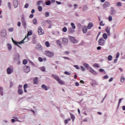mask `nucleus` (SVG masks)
I'll list each match as a JSON object with an SVG mask.
<instances>
[{
    "label": "nucleus",
    "mask_w": 125,
    "mask_h": 125,
    "mask_svg": "<svg viewBox=\"0 0 125 125\" xmlns=\"http://www.w3.org/2000/svg\"><path fill=\"white\" fill-rule=\"evenodd\" d=\"M18 92L20 95H22V94H23V90L21 89H19Z\"/></svg>",
    "instance_id": "nucleus-30"
},
{
    "label": "nucleus",
    "mask_w": 125,
    "mask_h": 125,
    "mask_svg": "<svg viewBox=\"0 0 125 125\" xmlns=\"http://www.w3.org/2000/svg\"><path fill=\"white\" fill-rule=\"evenodd\" d=\"M26 38H27V37H25V38L23 39V40H22L20 42H17L15 41L14 40H13V38H12V41L13 43H14V44H15L16 45L18 46V47H20V48H21V49L22 47H21V46L19 45V44H22V43H24L25 42H24V41L26 40Z\"/></svg>",
    "instance_id": "nucleus-1"
},
{
    "label": "nucleus",
    "mask_w": 125,
    "mask_h": 125,
    "mask_svg": "<svg viewBox=\"0 0 125 125\" xmlns=\"http://www.w3.org/2000/svg\"><path fill=\"white\" fill-rule=\"evenodd\" d=\"M7 35V33L6 30L4 29H2L0 32V36L1 38H5Z\"/></svg>",
    "instance_id": "nucleus-6"
},
{
    "label": "nucleus",
    "mask_w": 125,
    "mask_h": 125,
    "mask_svg": "<svg viewBox=\"0 0 125 125\" xmlns=\"http://www.w3.org/2000/svg\"><path fill=\"white\" fill-rule=\"evenodd\" d=\"M116 5L117 6H122V2H118V3H117Z\"/></svg>",
    "instance_id": "nucleus-54"
},
{
    "label": "nucleus",
    "mask_w": 125,
    "mask_h": 125,
    "mask_svg": "<svg viewBox=\"0 0 125 125\" xmlns=\"http://www.w3.org/2000/svg\"><path fill=\"white\" fill-rule=\"evenodd\" d=\"M23 65H26L28 63V61L27 60H24L22 62Z\"/></svg>",
    "instance_id": "nucleus-47"
},
{
    "label": "nucleus",
    "mask_w": 125,
    "mask_h": 125,
    "mask_svg": "<svg viewBox=\"0 0 125 125\" xmlns=\"http://www.w3.org/2000/svg\"><path fill=\"white\" fill-rule=\"evenodd\" d=\"M74 67H75V68H76V69H77V70H80V66H79V65H74Z\"/></svg>",
    "instance_id": "nucleus-53"
},
{
    "label": "nucleus",
    "mask_w": 125,
    "mask_h": 125,
    "mask_svg": "<svg viewBox=\"0 0 125 125\" xmlns=\"http://www.w3.org/2000/svg\"><path fill=\"white\" fill-rule=\"evenodd\" d=\"M45 22L46 23H47V24H48L49 25L51 24V23H52V22L50 20H46Z\"/></svg>",
    "instance_id": "nucleus-42"
},
{
    "label": "nucleus",
    "mask_w": 125,
    "mask_h": 125,
    "mask_svg": "<svg viewBox=\"0 0 125 125\" xmlns=\"http://www.w3.org/2000/svg\"><path fill=\"white\" fill-rule=\"evenodd\" d=\"M50 14H49V12H46L45 13V17H48L49 16Z\"/></svg>",
    "instance_id": "nucleus-48"
},
{
    "label": "nucleus",
    "mask_w": 125,
    "mask_h": 125,
    "mask_svg": "<svg viewBox=\"0 0 125 125\" xmlns=\"http://www.w3.org/2000/svg\"><path fill=\"white\" fill-rule=\"evenodd\" d=\"M57 44H58L59 45H60V46H61V45L62 44L61 43V41H59V40H58L57 41Z\"/></svg>",
    "instance_id": "nucleus-46"
},
{
    "label": "nucleus",
    "mask_w": 125,
    "mask_h": 125,
    "mask_svg": "<svg viewBox=\"0 0 125 125\" xmlns=\"http://www.w3.org/2000/svg\"><path fill=\"white\" fill-rule=\"evenodd\" d=\"M67 29L66 26H64L62 28V32H64V33H66L67 32Z\"/></svg>",
    "instance_id": "nucleus-40"
},
{
    "label": "nucleus",
    "mask_w": 125,
    "mask_h": 125,
    "mask_svg": "<svg viewBox=\"0 0 125 125\" xmlns=\"http://www.w3.org/2000/svg\"><path fill=\"white\" fill-rule=\"evenodd\" d=\"M68 32L70 33V34H73V33L75 32V30H74V29L70 27L68 28Z\"/></svg>",
    "instance_id": "nucleus-26"
},
{
    "label": "nucleus",
    "mask_w": 125,
    "mask_h": 125,
    "mask_svg": "<svg viewBox=\"0 0 125 125\" xmlns=\"http://www.w3.org/2000/svg\"><path fill=\"white\" fill-rule=\"evenodd\" d=\"M123 98H121L119 100V102H118V106H120V104H121V102H122V100H123Z\"/></svg>",
    "instance_id": "nucleus-56"
},
{
    "label": "nucleus",
    "mask_w": 125,
    "mask_h": 125,
    "mask_svg": "<svg viewBox=\"0 0 125 125\" xmlns=\"http://www.w3.org/2000/svg\"><path fill=\"white\" fill-rule=\"evenodd\" d=\"M89 72H90V73H91V74H93V75H97V72H96V71H95L92 68H91L89 69Z\"/></svg>",
    "instance_id": "nucleus-18"
},
{
    "label": "nucleus",
    "mask_w": 125,
    "mask_h": 125,
    "mask_svg": "<svg viewBox=\"0 0 125 125\" xmlns=\"http://www.w3.org/2000/svg\"><path fill=\"white\" fill-rule=\"evenodd\" d=\"M44 53L46 56H48V57H49L50 58H52L54 56V53H53V52L45 51Z\"/></svg>",
    "instance_id": "nucleus-3"
},
{
    "label": "nucleus",
    "mask_w": 125,
    "mask_h": 125,
    "mask_svg": "<svg viewBox=\"0 0 125 125\" xmlns=\"http://www.w3.org/2000/svg\"><path fill=\"white\" fill-rule=\"evenodd\" d=\"M45 4L47 6L50 5V4H51V1H50V0H48L45 2Z\"/></svg>",
    "instance_id": "nucleus-39"
},
{
    "label": "nucleus",
    "mask_w": 125,
    "mask_h": 125,
    "mask_svg": "<svg viewBox=\"0 0 125 125\" xmlns=\"http://www.w3.org/2000/svg\"><path fill=\"white\" fill-rule=\"evenodd\" d=\"M29 7V3H26L24 5V8H28Z\"/></svg>",
    "instance_id": "nucleus-59"
},
{
    "label": "nucleus",
    "mask_w": 125,
    "mask_h": 125,
    "mask_svg": "<svg viewBox=\"0 0 125 125\" xmlns=\"http://www.w3.org/2000/svg\"><path fill=\"white\" fill-rule=\"evenodd\" d=\"M94 67H95L96 68H99V67H100L99 66V64H98V63H95L93 65Z\"/></svg>",
    "instance_id": "nucleus-50"
},
{
    "label": "nucleus",
    "mask_w": 125,
    "mask_h": 125,
    "mask_svg": "<svg viewBox=\"0 0 125 125\" xmlns=\"http://www.w3.org/2000/svg\"><path fill=\"white\" fill-rule=\"evenodd\" d=\"M109 5H110V3L108 1H106L103 4V7L104 8H107V7H108V6H109Z\"/></svg>",
    "instance_id": "nucleus-14"
},
{
    "label": "nucleus",
    "mask_w": 125,
    "mask_h": 125,
    "mask_svg": "<svg viewBox=\"0 0 125 125\" xmlns=\"http://www.w3.org/2000/svg\"><path fill=\"white\" fill-rule=\"evenodd\" d=\"M32 22L34 25H37L38 24V20L36 18H34Z\"/></svg>",
    "instance_id": "nucleus-27"
},
{
    "label": "nucleus",
    "mask_w": 125,
    "mask_h": 125,
    "mask_svg": "<svg viewBox=\"0 0 125 125\" xmlns=\"http://www.w3.org/2000/svg\"><path fill=\"white\" fill-rule=\"evenodd\" d=\"M99 71L100 72H101V73H103V72H105V70L102 69V68H100L99 69Z\"/></svg>",
    "instance_id": "nucleus-60"
},
{
    "label": "nucleus",
    "mask_w": 125,
    "mask_h": 125,
    "mask_svg": "<svg viewBox=\"0 0 125 125\" xmlns=\"http://www.w3.org/2000/svg\"><path fill=\"white\" fill-rule=\"evenodd\" d=\"M100 25L101 26H104L105 24L103 23V21H101L100 23Z\"/></svg>",
    "instance_id": "nucleus-58"
},
{
    "label": "nucleus",
    "mask_w": 125,
    "mask_h": 125,
    "mask_svg": "<svg viewBox=\"0 0 125 125\" xmlns=\"http://www.w3.org/2000/svg\"><path fill=\"white\" fill-rule=\"evenodd\" d=\"M38 34L39 35H40V36H41V35H43L44 31H43V30H42V27L40 26L38 28Z\"/></svg>",
    "instance_id": "nucleus-9"
},
{
    "label": "nucleus",
    "mask_w": 125,
    "mask_h": 125,
    "mask_svg": "<svg viewBox=\"0 0 125 125\" xmlns=\"http://www.w3.org/2000/svg\"><path fill=\"white\" fill-rule=\"evenodd\" d=\"M110 30H111V28L109 27H107L105 28V31L106 32L107 36H110V35H111V33H110Z\"/></svg>",
    "instance_id": "nucleus-13"
},
{
    "label": "nucleus",
    "mask_w": 125,
    "mask_h": 125,
    "mask_svg": "<svg viewBox=\"0 0 125 125\" xmlns=\"http://www.w3.org/2000/svg\"><path fill=\"white\" fill-rule=\"evenodd\" d=\"M103 38L104 40H107V39H108V35H107V34L106 33H104L103 35Z\"/></svg>",
    "instance_id": "nucleus-31"
},
{
    "label": "nucleus",
    "mask_w": 125,
    "mask_h": 125,
    "mask_svg": "<svg viewBox=\"0 0 125 125\" xmlns=\"http://www.w3.org/2000/svg\"><path fill=\"white\" fill-rule=\"evenodd\" d=\"M21 23L23 27L26 29L27 27V23L26 22V20H25V17H24V15H22L21 18Z\"/></svg>",
    "instance_id": "nucleus-2"
},
{
    "label": "nucleus",
    "mask_w": 125,
    "mask_h": 125,
    "mask_svg": "<svg viewBox=\"0 0 125 125\" xmlns=\"http://www.w3.org/2000/svg\"><path fill=\"white\" fill-rule=\"evenodd\" d=\"M120 57V53L118 52L117 53L116 58H119Z\"/></svg>",
    "instance_id": "nucleus-64"
},
{
    "label": "nucleus",
    "mask_w": 125,
    "mask_h": 125,
    "mask_svg": "<svg viewBox=\"0 0 125 125\" xmlns=\"http://www.w3.org/2000/svg\"><path fill=\"white\" fill-rule=\"evenodd\" d=\"M0 94L1 96L3 95V88L2 87H0Z\"/></svg>",
    "instance_id": "nucleus-29"
},
{
    "label": "nucleus",
    "mask_w": 125,
    "mask_h": 125,
    "mask_svg": "<svg viewBox=\"0 0 125 125\" xmlns=\"http://www.w3.org/2000/svg\"><path fill=\"white\" fill-rule=\"evenodd\" d=\"M70 115L71 118L72 120V122L73 123H74L75 121V119H76V117H75V115L72 113H70Z\"/></svg>",
    "instance_id": "nucleus-23"
},
{
    "label": "nucleus",
    "mask_w": 125,
    "mask_h": 125,
    "mask_svg": "<svg viewBox=\"0 0 125 125\" xmlns=\"http://www.w3.org/2000/svg\"><path fill=\"white\" fill-rule=\"evenodd\" d=\"M71 26L73 30H75V29H76V25H75V23H74V22L71 23Z\"/></svg>",
    "instance_id": "nucleus-33"
},
{
    "label": "nucleus",
    "mask_w": 125,
    "mask_h": 125,
    "mask_svg": "<svg viewBox=\"0 0 125 125\" xmlns=\"http://www.w3.org/2000/svg\"><path fill=\"white\" fill-rule=\"evenodd\" d=\"M8 7L9 8V9H11V3L10 2L7 3Z\"/></svg>",
    "instance_id": "nucleus-43"
},
{
    "label": "nucleus",
    "mask_w": 125,
    "mask_h": 125,
    "mask_svg": "<svg viewBox=\"0 0 125 125\" xmlns=\"http://www.w3.org/2000/svg\"><path fill=\"white\" fill-rule=\"evenodd\" d=\"M64 74H65V75H67V76H70V75H72L71 73L68 71H64Z\"/></svg>",
    "instance_id": "nucleus-38"
},
{
    "label": "nucleus",
    "mask_w": 125,
    "mask_h": 125,
    "mask_svg": "<svg viewBox=\"0 0 125 125\" xmlns=\"http://www.w3.org/2000/svg\"><path fill=\"white\" fill-rule=\"evenodd\" d=\"M99 45H101V46H103L105 45V40L104 39L101 38L98 41Z\"/></svg>",
    "instance_id": "nucleus-5"
},
{
    "label": "nucleus",
    "mask_w": 125,
    "mask_h": 125,
    "mask_svg": "<svg viewBox=\"0 0 125 125\" xmlns=\"http://www.w3.org/2000/svg\"><path fill=\"white\" fill-rule=\"evenodd\" d=\"M8 31L9 32H13V31H14V29L13 28V27L9 28L8 29Z\"/></svg>",
    "instance_id": "nucleus-49"
},
{
    "label": "nucleus",
    "mask_w": 125,
    "mask_h": 125,
    "mask_svg": "<svg viewBox=\"0 0 125 125\" xmlns=\"http://www.w3.org/2000/svg\"><path fill=\"white\" fill-rule=\"evenodd\" d=\"M103 78H104V79H108L109 76H108V75H105V76H104Z\"/></svg>",
    "instance_id": "nucleus-61"
},
{
    "label": "nucleus",
    "mask_w": 125,
    "mask_h": 125,
    "mask_svg": "<svg viewBox=\"0 0 125 125\" xmlns=\"http://www.w3.org/2000/svg\"><path fill=\"white\" fill-rule=\"evenodd\" d=\"M18 120V119L17 118H15V119H12L11 121L12 123H15V122H17Z\"/></svg>",
    "instance_id": "nucleus-51"
},
{
    "label": "nucleus",
    "mask_w": 125,
    "mask_h": 125,
    "mask_svg": "<svg viewBox=\"0 0 125 125\" xmlns=\"http://www.w3.org/2000/svg\"><path fill=\"white\" fill-rule=\"evenodd\" d=\"M87 9H88V7H87L86 5L84 6V7H83V10L84 11H86Z\"/></svg>",
    "instance_id": "nucleus-41"
},
{
    "label": "nucleus",
    "mask_w": 125,
    "mask_h": 125,
    "mask_svg": "<svg viewBox=\"0 0 125 125\" xmlns=\"http://www.w3.org/2000/svg\"><path fill=\"white\" fill-rule=\"evenodd\" d=\"M62 41V43H64L65 45H67V44H68V42H69V40H68L67 38H63Z\"/></svg>",
    "instance_id": "nucleus-11"
},
{
    "label": "nucleus",
    "mask_w": 125,
    "mask_h": 125,
    "mask_svg": "<svg viewBox=\"0 0 125 125\" xmlns=\"http://www.w3.org/2000/svg\"><path fill=\"white\" fill-rule=\"evenodd\" d=\"M27 88H28V84L25 83L23 85V89H24V91L25 93H26V92H27Z\"/></svg>",
    "instance_id": "nucleus-17"
},
{
    "label": "nucleus",
    "mask_w": 125,
    "mask_h": 125,
    "mask_svg": "<svg viewBox=\"0 0 125 125\" xmlns=\"http://www.w3.org/2000/svg\"><path fill=\"white\" fill-rule=\"evenodd\" d=\"M29 18L30 19L34 18V14H30L29 16Z\"/></svg>",
    "instance_id": "nucleus-62"
},
{
    "label": "nucleus",
    "mask_w": 125,
    "mask_h": 125,
    "mask_svg": "<svg viewBox=\"0 0 125 125\" xmlns=\"http://www.w3.org/2000/svg\"><path fill=\"white\" fill-rule=\"evenodd\" d=\"M81 70H82V71H85V68H84V67H83V66H81Z\"/></svg>",
    "instance_id": "nucleus-63"
},
{
    "label": "nucleus",
    "mask_w": 125,
    "mask_h": 125,
    "mask_svg": "<svg viewBox=\"0 0 125 125\" xmlns=\"http://www.w3.org/2000/svg\"><path fill=\"white\" fill-rule=\"evenodd\" d=\"M33 82H34V84H38V83H39V79H38V77H36L33 80Z\"/></svg>",
    "instance_id": "nucleus-19"
},
{
    "label": "nucleus",
    "mask_w": 125,
    "mask_h": 125,
    "mask_svg": "<svg viewBox=\"0 0 125 125\" xmlns=\"http://www.w3.org/2000/svg\"><path fill=\"white\" fill-rule=\"evenodd\" d=\"M45 44L47 47H49V46H50V43H49V42H46Z\"/></svg>",
    "instance_id": "nucleus-36"
},
{
    "label": "nucleus",
    "mask_w": 125,
    "mask_h": 125,
    "mask_svg": "<svg viewBox=\"0 0 125 125\" xmlns=\"http://www.w3.org/2000/svg\"><path fill=\"white\" fill-rule=\"evenodd\" d=\"M58 83H60L61 84H65V83L62 81L60 78L57 81Z\"/></svg>",
    "instance_id": "nucleus-25"
},
{
    "label": "nucleus",
    "mask_w": 125,
    "mask_h": 125,
    "mask_svg": "<svg viewBox=\"0 0 125 125\" xmlns=\"http://www.w3.org/2000/svg\"><path fill=\"white\" fill-rule=\"evenodd\" d=\"M112 59H113V57L112 55H109L108 56L107 60L108 61H112Z\"/></svg>",
    "instance_id": "nucleus-34"
},
{
    "label": "nucleus",
    "mask_w": 125,
    "mask_h": 125,
    "mask_svg": "<svg viewBox=\"0 0 125 125\" xmlns=\"http://www.w3.org/2000/svg\"><path fill=\"white\" fill-rule=\"evenodd\" d=\"M36 48L40 51L42 50V45H41L40 44H37Z\"/></svg>",
    "instance_id": "nucleus-15"
},
{
    "label": "nucleus",
    "mask_w": 125,
    "mask_h": 125,
    "mask_svg": "<svg viewBox=\"0 0 125 125\" xmlns=\"http://www.w3.org/2000/svg\"><path fill=\"white\" fill-rule=\"evenodd\" d=\"M39 61H40V62H42V61H43V59H42V58L39 57Z\"/></svg>",
    "instance_id": "nucleus-57"
},
{
    "label": "nucleus",
    "mask_w": 125,
    "mask_h": 125,
    "mask_svg": "<svg viewBox=\"0 0 125 125\" xmlns=\"http://www.w3.org/2000/svg\"><path fill=\"white\" fill-rule=\"evenodd\" d=\"M33 35V32L32 31H28L27 36H25L26 38H28V36H32Z\"/></svg>",
    "instance_id": "nucleus-35"
},
{
    "label": "nucleus",
    "mask_w": 125,
    "mask_h": 125,
    "mask_svg": "<svg viewBox=\"0 0 125 125\" xmlns=\"http://www.w3.org/2000/svg\"><path fill=\"white\" fill-rule=\"evenodd\" d=\"M41 25L43 27H44V26H45V25H46V23H45V21H42L41 22Z\"/></svg>",
    "instance_id": "nucleus-45"
},
{
    "label": "nucleus",
    "mask_w": 125,
    "mask_h": 125,
    "mask_svg": "<svg viewBox=\"0 0 125 125\" xmlns=\"http://www.w3.org/2000/svg\"><path fill=\"white\" fill-rule=\"evenodd\" d=\"M125 78L124 77H121V83H125Z\"/></svg>",
    "instance_id": "nucleus-52"
},
{
    "label": "nucleus",
    "mask_w": 125,
    "mask_h": 125,
    "mask_svg": "<svg viewBox=\"0 0 125 125\" xmlns=\"http://www.w3.org/2000/svg\"><path fill=\"white\" fill-rule=\"evenodd\" d=\"M24 69L25 70V73H29V72H30V71H31V67H30L29 66H28V65H25L24 67Z\"/></svg>",
    "instance_id": "nucleus-10"
},
{
    "label": "nucleus",
    "mask_w": 125,
    "mask_h": 125,
    "mask_svg": "<svg viewBox=\"0 0 125 125\" xmlns=\"http://www.w3.org/2000/svg\"><path fill=\"white\" fill-rule=\"evenodd\" d=\"M69 40L71 41V42L73 43H78L79 42V41L76 40L75 38L70 36L69 37Z\"/></svg>",
    "instance_id": "nucleus-8"
},
{
    "label": "nucleus",
    "mask_w": 125,
    "mask_h": 125,
    "mask_svg": "<svg viewBox=\"0 0 125 125\" xmlns=\"http://www.w3.org/2000/svg\"><path fill=\"white\" fill-rule=\"evenodd\" d=\"M42 88H43V89H45V90H48V88H47V86L44 84H42Z\"/></svg>",
    "instance_id": "nucleus-28"
},
{
    "label": "nucleus",
    "mask_w": 125,
    "mask_h": 125,
    "mask_svg": "<svg viewBox=\"0 0 125 125\" xmlns=\"http://www.w3.org/2000/svg\"><path fill=\"white\" fill-rule=\"evenodd\" d=\"M38 8L39 11H40V12H41V11H42V6H38Z\"/></svg>",
    "instance_id": "nucleus-44"
},
{
    "label": "nucleus",
    "mask_w": 125,
    "mask_h": 125,
    "mask_svg": "<svg viewBox=\"0 0 125 125\" xmlns=\"http://www.w3.org/2000/svg\"><path fill=\"white\" fill-rule=\"evenodd\" d=\"M92 27H93V24L92 23V22H89L87 26L88 29H90L92 28Z\"/></svg>",
    "instance_id": "nucleus-21"
},
{
    "label": "nucleus",
    "mask_w": 125,
    "mask_h": 125,
    "mask_svg": "<svg viewBox=\"0 0 125 125\" xmlns=\"http://www.w3.org/2000/svg\"><path fill=\"white\" fill-rule=\"evenodd\" d=\"M83 34H86V33H87V27L86 26L83 28Z\"/></svg>",
    "instance_id": "nucleus-20"
},
{
    "label": "nucleus",
    "mask_w": 125,
    "mask_h": 125,
    "mask_svg": "<svg viewBox=\"0 0 125 125\" xmlns=\"http://www.w3.org/2000/svg\"><path fill=\"white\" fill-rule=\"evenodd\" d=\"M40 70L42 72H45V67L43 66L40 68Z\"/></svg>",
    "instance_id": "nucleus-37"
},
{
    "label": "nucleus",
    "mask_w": 125,
    "mask_h": 125,
    "mask_svg": "<svg viewBox=\"0 0 125 125\" xmlns=\"http://www.w3.org/2000/svg\"><path fill=\"white\" fill-rule=\"evenodd\" d=\"M14 60V61H17L18 62V65H19L20 64V55L19 54L15 55Z\"/></svg>",
    "instance_id": "nucleus-4"
},
{
    "label": "nucleus",
    "mask_w": 125,
    "mask_h": 125,
    "mask_svg": "<svg viewBox=\"0 0 125 125\" xmlns=\"http://www.w3.org/2000/svg\"><path fill=\"white\" fill-rule=\"evenodd\" d=\"M52 77H53L54 79H55V80H56V81H57V82H58V81L60 79L59 78V77L57 76V75L52 74Z\"/></svg>",
    "instance_id": "nucleus-22"
},
{
    "label": "nucleus",
    "mask_w": 125,
    "mask_h": 125,
    "mask_svg": "<svg viewBox=\"0 0 125 125\" xmlns=\"http://www.w3.org/2000/svg\"><path fill=\"white\" fill-rule=\"evenodd\" d=\"M83 66H84L85 67V68H86V69L89 68V65H88V64H87V63H83Z\"/></svg>",
    "instance_id": "nucleus-32"
},
{
    "label": "nucleus",
    "mask_w": 125,
    "mask_h": 125,
    "mask_svg": "<svg viewBox=\"0 0 125 125\" xmlns=\"http://www.w3.org/2000/svg\"><path fill=\"white\" fill-rule=\"evenodd\" d=\"M18 0H14L13 1V5L15 7V8H17V7H18Z\"/></svg>",
    "instance_id": "nucleus-12"
},
{
    "label": "nucleus",
    "mask_w": 125,
    "mask_h": 125,
    "mask_svg": "<svg viewBox=\"0 0 125 125\" xmlns=\"http://www.w3.org/2000/svg\"><path fill=\"white\" fill-rule=\"evenodd\" d=\"M115 14H116V10H115V9H114V8H111V15H115Z\"/></svg>",
    "instance_id": "nucleus-24"
},
{
    "label": "nucleus",
    "mask_w": 125,
    "mask_h": 125,
    "mask_svg": "<svg viewBox=\"0 0 125 125\" xmlns=\"http://www.w3.org/2000/svg\"><path fill=\"white\" fill-rule=\"evenodd\" d=\"M108 20L109 21H112L113 20V18L111 17V16H109L108 17Z\"/></svg>",
    "instance_id": "nucleus-55"
},
{
    "label": "nucleus",
    "mask_w": 125,
    "mask_h": 125,
    "mask_svg": "<svg viewBox=\"0 0 125 125\" xmlns=\"http://www.w3.org/2000/svg\"><path fill=\"white\" fill-rule=\"evenodd\" d=\"M7 47L8 48V50H9V51H10L11 49H12V45H11V44L9 43H8L7 44Z\"/></svg>",
    "instance_id": "nucleus-16"
},
{
    "label": "nucleus",
    "mask_w": 125,
    "mask_h": 125,
    "mask_svg": "<svg viewBox=\"0 0 125 125\" xmlns=\"http://www.w3.org/2000/svg\"><path fill=\"white\" fill-rule=\"evenodd\" d=\"M12 72H13V66H10L7 68V74H8V75H10L12 74Z\"/></svg>",
    "instance_id": "nucleus-7"
}]
</instances>
